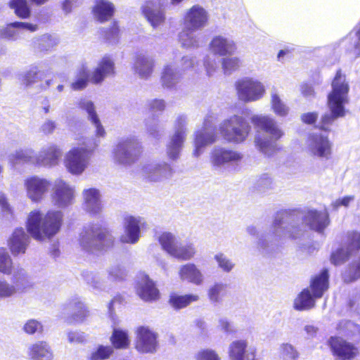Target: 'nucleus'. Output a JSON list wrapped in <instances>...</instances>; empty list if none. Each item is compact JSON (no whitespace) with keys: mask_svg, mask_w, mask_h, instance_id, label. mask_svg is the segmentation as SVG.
<instances>
[{"mask_svg":"<svg viewBox=\"0 0 360 360\" xmlns=\"http://www.w3.org/2000/svg\"><path fill=\"white\" fill-rule=\"evenodd\" d=\"M79 242L83 250L94 252L112 246L114 239L102 224L91 223L84 226L79 234Z\"/></svg>","mask_w":360,"mask_h":360,"instance_id":"nucleus-5","label":"nucleus"},{"mask_svg":"<svg viewBox=\"0 0 360 360\" xmlns=\"http://www.w3.org/2000/svg\"><path fill=\"white\" fill-rule=\"evenodd\" d=\"M196 30L184 27V30L179 34V40L183 47L195 49L204 44V36L200 33H195Z\"/></svg>","mask_w":360,"mask_h":360,"instance_id":"nucleus-37","label":"nucleus"},{"mask_svg":"<svg viewBox=\"0 0 360 360\" xmlns=\"http://www.w3.org/2000/svg\"><path fill=\"white\" fill-rule=\"evenodd\" d=\"M250 120L257 129L255 142L257 149L268 157L278 152L281 148L277 141L283 136L284 132L276 120L266 115H254Z\"/></svg>","mask_w":360,"mask_h":360,"instance_id":"nucleus-3","label":"nucleus"},{"mask_svg":"<svg viewBox=\"0 0 360 360\" xmlns=\"http://www.w3.org/2000/svg\"><path fill=\"white\" fill-rule=\"evenodd\" d=\"M114 74V63L108 56L103 57L98 63L94 71L89 74L86 65L83 64L77 70L76 79L71 83V88L75 91L84 89L89 81L94 84L101 83L105 78Z\"/></svg>","mask_w":360,"mask_h":360,"instance_id":"nucleus-6","label":"nucleus"},{"mask_svg":"<svg viewBox=\"0 0 360 360\" xmlns=\"http://www.w3.org/2000/svg\"><path fill=\"white\" fill-rule=\"evenodd\" d=\"M329 274L327 269H323L319 274L311 281L310 287L313 295L308 288L304 289L294 301V307L299 311L307 310L314 307V298H320L328 288Z\"/></svg>","mask_w":360,"mask_h":360,"instance_id":"nucleus-7","label":"nucleus"},{"mask_svg":"<svg viewBox=\"0 0 360 360\" xmlns=\"http://www.w3.org/2000/svg\"><path fill=\"white\" fill-rule=\"evenodd\" d=\"M68 316L66 322L69 324L82 323L88 315L85 304L79 297H73L65 304Z\"/></svg>","mask_w":360,"mask_h":360,"instance_id":"nucleus-24","label":"nucleus"},{"mask_svg":"<svg viewBox=\"0 0 360 360\" xmlns=\"http://www.w3.org/2000/svg\"><path fill=\"white\" fill-rule=\"evenodd\" d=\"M110 342L116 349H126L129 347L130 340L127 330L119 328H113Z\"/></svg>","mask_w":360,"mask_h":360,"instance_id":"nucleus-46","label":"nucleus"},{"mask_svg":"<svg viewBox=\"0 0 360 360\" xmlns=\"http://www.w3.org/2000/svg\"><path fill=\"white\" fill-rule=\"evenodd\" d=\"M52 198L58 207H67L73 202L74 189L63 180L57 179L54 183Z\"/></svg>","mask_w":360,"mask_h":360,"instance_id":"nucleus-25","label":"nucleus"},{"mask_svg":"<svg viewBox=\"0 0 360 360\" xmlns=\"http://www.w3.org/2000/svg\"><path fill=\"white\" fill-rule=\"evenodd\" d=\"M24 30L34 32L38 30V25L19 21L8 23L0 28V38L9 42L17 41L24 37Z\"/></svg>","mask_w":360,"mask_h":360,"instance_id":"nucleus-20","label":"nucleus"},{"mask_svg":"<svg viewBox=\"0 0 360 360\" xmlns=\"http://www.w3.org/2000/svg\"><path fill=\"white\" fill-rule=\"evenodd\" d=\"M214 259L218 266L224 272H230L234 267L235 264L224 253L219 252L214 255Z\"/></svg>","mask_w":360,"mask_h":360,"instance_id":"nucleus-56","label":"nucleus"},{"mask_svg":"<svg viewBox=\"0 0 360 360\" xmlns=\"http://www.w3.org/2000/svg\"><path fill=\"white\" fill-rule=\"evenodd\" d=\"M9 6L11 8L14 10L18 18L26 19L31 15V11L27 0H11Z\"/></svg>","mask_w":360,"mask_h":360,"instance_id":"nucleus-50","label":"nucleus"},{"mask_svg":"<svg viewBox=\"0 0 360 360\" xmlns=\"http://www.w3.org/2000/svg\"><path fill=\"white\" fill-rule=\"evenodd\" d=\"M181 280L200 285L202 283L204 276L201 271L193 263L181 266L179 271Z\"/></svg>","mask_w":360,"mask_h":360,"instance_id":"nucleus-38","label":"nucleus"},{"mask_svg":"<svg viewBox=\"0 0 360 360\" xmlns=\"http://www.w3.org/2000/svg\"><path fill=\"white\" fill-rule=\"evenodd\" d=\"M113 352L111 346L99 345L96 350L91 353L89 360H105L109 358Z\"/></svg>","mask_w":360,"mask_h":360,"instance_id":"nucleus-54","label":"nucleus"},{"mask_svg":"<svg viewBox=\"0 0 360 360\" xmlns=\"http://www.w3.org/2000/svg\"><path fill=\"white\" fill-rule=\"evenodd\" d=\"M360 278V256L359 258L353 262L342 274V278L345 282L350 283Z\"/></svg>","mask_w":360,"mask_h":360,"instance_id":"nucleus-53","label":"nucleus"},{"mask_svg":"<svg viewBox=\"0 0 360 360\" xmlns=\"http://www.w3.org/2000/svg\"><path fill=\"white\" fill-rule=\"evenodd\" d=\"M67 335L69 342L72 344H82L86 341L85 334L81 331H68Z\"/></svg>","mask_w":360,"mask_h":360,"instance_id":"nucleus-63","label":"nucleus"},{"mask_svg":"<svg viewBox=\"0 0 360 360\" xmlns=\"http://www.w3.org/2000/svg\"><path fill=\"white\" fill-rule=\"evenodd\" d=\"M181 72L176 64L169 63L165 65L161 75V82L164 87L174 88L181 80Z\"/></svg>","mask_w":360,"mask_h":360,"instance_id":"nucleus-41","label":"nucleus"},{"mask_svg":"<svg viewBox=\"0 0 360 360\" xmlns=\"http://www.w3.org/2000/svg\"><path fill=\"white\" fill-rule=\"evenodd\" d=\"M216 55L207 56L204 58V66L208 76H211L217 67V62L215 57Z\"/></svg>","mask_w":360,"mask_h":360,"instance_id":"nucleus-64","label":"nucleus"},{"mask_svg":"<svg viewBox=\"0 0 360 360\" xmlns=\"http://www.w3.org/2000/svg\"><path fill=\"white\" fill-rule=\"evenodd\" d=\"M306 152L315 159L328 160L332 155V143L321 132L311 133L306 141Z\"/></svg>","mask_w":360,"mask_h":360,"instance_id":"nucleus-11","label":"nucleus"},{"mask_svg":"<svg viewBox=\"0 0 360 360\" xmlns=\"http://www.w3.org/2000/svg\"><path fill=\"white\" fill-rule=\"evenodd\" d=\"M271 107L273 112L279 117H285L289 112L288 106L281 100L276 92H271Z\"/></svg>","mask_w":360,"mask_h":360,"instance_id":"nucleus-51","label":"nucleus"},{"mask_svg":"<svg viewBox=\"0 0 360 360\" xmlns=\"http://www.w3.org/2000/svg\"><path fill=\"white\" fill-rule=\"evenodd\" d=\"M207 20V12L202 7L195 5L186 13L184 24L186 28L198 30L205 27Z\"/></svg>","mask_w":360,"mask_h":360,"instance_id":"nucleus-27","label":"nucleus"},{"mask_svg":"<svg viewBox=\"0 0 360 360\" xmlns=\"http://www.w3.org/2000/svg\"><path fill=\"white\" fill-rule=\"evenodd\" d=\"M105 38L110 44H116L119 40V28L116 22L112 26L104 31Z\"/></svg>","mask_w":360,"mask_h":360,"instance_id":"nucleus-61","label":"nucleus"},{"mask_svg":"<svg viewBox=\"0 0 360 360\" xmlns=\"http://www.w3.org/2000/svg\"><path fill=\"white\" fill-rule=\"evenodd\" d=\"M278 356L281 360H298L300 352L292 345L286 342L279 346Z\"/></svg>","mask_w":360,"mask_h":360,"instance_id":"nucleus-52","label":"nucleus"},{"mask_svg":"<svg viewBox=\"0 0 360 360\" xmlns=\"http://www.w3.org/2000/svg\"><path fill=\"white\" fill-rule=\"evenodd\" d=\"M148 107L152 113L162 112L165 108V102L162 99H152L148 101Z\"/></svg>","mask_w":360,"mask_h":360,"instance_id":"nucleus-62","label":"nucleus"},{"mask_svg":"<svg viewBox=\"0 0 360 360\" xmlns=\"http://www.w3.org/2000/svg\"><path fill=\"white\" fill-rule=\"evenodd\" d=\"M12 267V261L6 248H0V271L4 274H10Z\"/></svg>","mask_w":360,"mask_h":360,"instance_id":"nucleus-57","label":"nucleus"},{"mask_svg":"<svg viewBox=\"0 0 360 360\" xmlns=\"http://www.w3.org/2000/svg\"><path fill=\"white\" fill-rule=\"evenodd\" d=\"M216 139V128L212 122V117H207L204 121L202 128L195 134L194 156L199 157L202 154L203 148L215 142Z\"/></svg>","mask_w":360,"mask_h":360,"instance_id":"nucleus-17","label":"nucleus"},{"mask_svg":"<svg viewBox=\"0 0 360 360\" xmlns=\"http://www.w3.org/2000/svg\"><path fill=\"white\" fill-rule=\"evenodd\" d=\"M17 292V288L5 280L0 279V299L13 296Z\"/></svg>","mask_w":360,"mask_h":360,"instance_id":"nucleus-59","label":"nucleus"},{"mask_svg":"<svg viewBox=\"0 0 360 360\" xmlns=\"http://www.w3.org/2000/svg\"><path fill=\"white\" fill-rule=\"evenodd\" d=\"M186 134V118L183 115L179 116L175 121L174 133L167 144L166 152L170 160H176L179 158Z\"/></svg>","mask_w":360,"mask_h":360,"instance_id":"nucleus-14","label":"nucleus"},{"mask_svg":"<svg viewBox=\"0 0 360 360\" xmlns=\"http://www.w3.org/2000/svg\"><path fill=\"white\" fill-rule=\"evenodd\" d=\"M157 345V335L153 331L145 326L138 328L136 348L139 352L153 353Z\"/></svg>","mask_w":360,"mask_h":360,"instance_id":"nucleus-26","label":"nucleus"},{"mask_svg":"<svg viewBox=\"0 0 360 360\" xmlns=\"http://www.w3.org/2000/svg\"><path fill=\"white\" fill-rule=\"evenodd\" d=\"M63 221L60 211H49L43 214L38 210L30 212L27 218V231L37 240L51 238L60 230Z\"/></svg>","mask_w":360,"mask_h":360,"instance_id":"nucleus-4","label":"nucleus"},{"mask_svg":"<svg viewBox=\"0 0 360 360\" xmlns=\"http://www.w3.org/2000/svg\"><path fill=\"white\" fill-rule=\"evenodd\" d=\"M142 153L141 143L135 136L122 139L113 149V159L118 165H131L136 162Z\"/></svg>","mask_w":360,"mask_h":360,"instance_id":"nucleus-10","label":"nucleus"},{"mask_svg":"<svg viewBox=\"0 0 360 360\" xmlns=\"http://www.w3.org/2000/svg\"><path fill=\"white\" fill-rule=\"evenodd\" d=\"M136 288L137 294L144 301H153L158 297L155 283L144 274H140L138 276Z\"/></svg>","mask_w":360,"mask_h":360,"instance_id":"nucleus-32","label":"nucleus"},{"mask_svg":"<svg viewBox=\"0 0 360 360\" xmlns=\"http://www.w3.org/2000/svg\"><path fill=\"white\" fill-rule=\"evenodd\" d=\"M229 354L231 360H255L256 349L245 340H237L229 345Z\"/></svg>","mask_w":360,"mask_h":360,"instance_id":"nucleus-28","label":"nucleus"},{"mask_svg":"<svg viewBox=\"0 0 360 360\" xmlns=\"http://www.w3.org/2000/svg\"><path fill=\"white\" fill-rule=\"evenodd\" d=\"M78 106L80 109L86 111L88 114L89 120L96 128V138H103L105 135V131L95 110L94 103L87 98H81L78 103Z\"/></svg>","mask_w":360,"mask_h":360,"instance_id":"nucleus-33","label":"nucleus"},{"mask_svg":"<svg viewBox=\"0 0 360 360\" xmlns=\"http://www.w3.org/2000/svg\"><path fill=\"white\" fill-rule=\"evenodd\" d=\"M158 241L162 248L167 254L172 255L175 249L179 240L170 232H162L158 236Z\"/></svg>","mask_w":360,"mask_h":360,"instance_id":"nucleus-48","label":"nucleus"},{"mask_svg":"<svg viewBox=\"0 0 360 360\" xmlns=\"http://www.w3.org/2000/svg\"><path fill=\"white\" fill-rule=\"evenodd\" d=\"M59 43V39L55 34H44L34 37L31 42L32 48L39 52L48 53Z\"/></svg>","mask_w":360,"mask_h":360,"instance_id":"nucleus-40","label":"nucleus"},{"mask_svg":"<svg viewBox=\"0 0 360 360\" xmlns=\"http://www.w3.org/2000/svg\"><path fill=\"white\" fill-rule=\"evenodd\" d=\"M99 143L100 141L96 139L92 146L75 148L69 151L65 159L68 171L74 174H82L89 164L92 151Z\"/></svg>","mask_w":360,"mask_h":360,"instance_id":"nucleus-12","label":"nucleus"},{"mask_svg":"<svg viewBox=\"0 0 360 360\" xmlns=\"http://www.w3.org/2000/svg\"><path fill=\"white\" fill-rule=\"evenodd\" d=\"M195 254V248L191 243L179 241L170 256L182 261L189 260Z\"/></svg>","mask_w":360,"mask_h":360,"instance_id":"nucleus-45","label":"nucleus"},{"mask_svg":"<svg viewBox=\"0 0 360 360\" xmlns=\"http://www.w3.org/2000/svg\"><path fill=\"white\" fill-rule=\"evenodd\" d=\"M331 91L327 97L329 112L322 115L320 128L329 131V127L338 118L345 115V105L349 103V84L346 75L338 70L331 82Z\"/></svg>","mask_w":360,"mask_h":360,"instance_id":"nucleus-2","label":"nucleus"},{"mask_svg":"<svg viewBox=\"0 0 360 360\" xmlns=\"http://www.w3.org/2000/svg\"><path fill=\"white\" fill-rule=\"evenodd\" d=\"M332 354L340 360H352L359 354L358 348L340 337L333 336L328 340Z\"/></svg>","mask_w":360,"mask_h":360,"instance_id":"nucleus-19","label":"nucleus"},{"mask_svg":"<svg viewBox=\"0 0 360 360\" xmlns=\"http://www.w3.org/2000/svg\"><path fill=\"white\" fill-rule=\"evenodd\" d=\"M360 249V233L348 232L345 246L338 249L332 253L330 260L334 265H340L345 262L349 256Z\"/></svg>","mask_w":360,"mask_h":360,"instance_id":"nucleus-18","label":"nucleus"},{"mask_svg":"<svg viewBox=\"0 0 360 360\" xmlns=\"http://www.w3.org/2000/svg\"><path fill=\"white\" fill-rule=\"evenodd\" d=\"M114 11V5L108 0H96L93 8L95 18L100 22L108 20L112 16Z\"/></svg>","mask_w":360,"mask_h":360,"instance_id":"nucleus-43","label":"nucleus"},{"mask_svg":"<svg viewBox=\"0 0 360 360\" xmlns=\"http://www.w3.org/2000/svg\"><path fill=\"white\" fill-rule=\"evenodd\" d=\"M27 196L34 202L39 201L51 186L50 182L38 176H32L25 181Z\"/></svg>","mask_w":360,"mask_h":360,"instance_id":"nucleus-29","label":"nucleus"},{"mask_svg":"<svg viewBox=\"0 0 360 360\" xmlns=\"http://www.w3.org/2000/svg\"><path fill=\"white\" fill-rule=\"evenodd\" d=\"M198 298V295L193 294L184 295L172 294L170 295L169 302L173 308L180 309L186 307L191 302L197 301Z\"/></svg>","mask_w":360,"mask_h":360,"instance_id":"nucleus-47","label":"nucleus"},{"mask_svg":"<svg viewBox=\"0 0 360 360\" xmlns=\"http://www.w3.org/2000/svg\"><path fill=\"white\" fill-rule=\"evenodd\" d=\"M226 293V285L222 283H216L208 290V297L213 304L219 303Z\"/></svg>","mask_w":360,"mask_h":360,"instance_id":"nucleus-49","label":"nucleus"},{"mask_svg":"<svg viewBox=\"0 0 360 360\" xmlns=\"http://www.w3.org/2000/svg\"><path fill=\"white\" fill-rule=\"evenodd\" d=\"M330 223L328 214L315 210L302 212L297 210L281 211L276 214L273 223V233L262 237L258 246L264 254H271L287 239L302 236L306 227L322 233Z\"/></svg>","mask_w":360,"mask_h":360,"instance_id":"nucleus-1","label":"nucleus"},{"mask_svg":"<svg viewBox=\"0 0 360 360\" xmlns=\"http://www.w3.org/2000/svg\"><path fill=\"white\" fill-rule=\"evenodd\" d=\"M240 63V60L238 57L224 58L221 60L222 68L226 75H230L236 71Z\"/></svg>","mask_w":360,"mask_h":360,"instance_id":"nucleus-55","label":"nucleus"},{"mask_svg":"<svg viewBox=\"0 0 360 360\" xmlns=\"http://www.w3.org/2000/svg\"><path fill=\"white\" fill-rule=\"evenodd\" d=\"M236 89L239 100L245 103L260 100L264 95V85L252 77H243L236 82Z\"/></svg>","mask_w":360,"mask_h":360,"instance_id":"nucleus-13","label":"nucleus"},{"mask_svg":"<svg viewBox=\"0 0 360 360\" xmlns=\"http://www.w3.org/2000/svg\"><path fill=\"white\" fill-rule=\"evenodd\" d=\"M82 195L84 210L92 217L100 216L103 210L100 191L95 188H90L84 189Z\"/></svg>","mask_w":360,"mask_h":360,"instance_id":"nucleus-23","label":"nucleus"},{"mask_svg":"<svg viewBox=\"0 0 360 360\" xmlns=\"http://www.w3.org/2000/svg\"><path fill=\"white\" fill-rule=\"evenodd\" d=\"M42 324L35 319L28 320L23 326V330L29 335H32L37 332L40 333L42 331Z\"/></svg>","mask_w":360,"mask_h":360,"instance_id":"nucleus-60","label":"nucleus"},{"mask_svg":"<svg viewBox=\"0 0 360 360\" xmlns=\"http://www.w3.org/2000/svg\"><path fill=\"white\" fill-rule=\"evenodd\" d=\"M8 160L13 167L23 163L37 165V154L31 148L20 149L10 155Z\"/></svg>","mask_w":360,"mask_h":360,"instance_id":"nucleus-42","label":"nucleus"},{"mask_svg":"<svg viewBox=\"0 0 360 360\" xmlns=\"http://www.w3.org/2000/svg\"><path fill=\"white\" fill-rule=\"evenodd\" d=\"M146 219L140 216L127 215L124 218V233L120 237L122 243L134 245L141 238V231L146 228Z\"/></svg>","mask_w":360,"mask_h":360,"instance_id":"nucleus-15","label":"nucleus"},{"mask_svg":"<svg viewBox=\"0 0 360 360\" xmlns=\"http://www.w3.org/2000/svg\"><path fill=\"white\" fill-rule=\"evenodd\" d=\"M27 355L30 360H51L53 356L50 345L45 341H37L30 345Z\"/></svg>","mask_w":360,"mask_h":360,"instance_id":"nucleus-35","label":"nucleus"},{"mask_svg":"<svg viewBox=\"0 0 360 360\" xmlns=\"http://www.w3.org/2000/svg\"><path fill=\"white\" fill-rule=\"evenodd\" d=\"M143 176L151 182H161L169 179L173 174L172 166L165 162H151L142 168Z\"/></svg>","mask_w":360,"mask_h":360,"instance_id":"nucleus-21","label":"nucleus"},{"mask_svg":"<svg viewBox=\"0 0 360 360\" xmlns=\"http://www.w3.org/2000/svg\"><path fill=\"white\" fill-rule=\"evenodd\" d=\"M209 48L214 55L220 56L233 55L237 49L235 42L231 39L222 35L214 37L209 44Z\"/></svg>","mask_w":360,"mask_h":360,"instance_id":"nucleus-31","label":"nucleus"},{"mask_svg":"<svg viewBox=\"0 0 360 360\" xmlns=\"http://www.w3.org/2000/svg\"><path fill=\"white\" fill-rule=\"evenodd\" d=\"M342 44L347 46V51L353 53L356 57L360 56V23L349 35L342 40Z\"/></svg>","mask_w":360,"mask_h":360,"instance_id":"nucleus-44","label":"nucleus"},{"mask_svg":"<svg viewBox=\"0 0 360 360\" xmlns=\"http://www.w3.org/2000/svg\"><path fill=\"white\" fill-rule=\"evenodd\" d=\"M242 155L232 149L224 147H214L210 153V162L217 169L235 164L240 161Z\"/></svg>","mask_w":360,"mask_h":360,"instance_id":"nucleus-22","label":"nucleus"},{"mask_svg":"<svg viewBox=\"0 0 360 360\" xmlns=\"http://www.w3.org/2000/svg\"><path fill=\"white\" fill-rule=\"evenodd\" d=\"M44 71L38 65H32L20 75L21 82L27 89H35L37 92L46 91L52 84V79L43 82Z\"/></svg>","mask_w":360,"mask_h":360,"instance_id":"nucleus-16","label":"nucleus"},{"mask_svg":"<svg viewBox=\"0 0 360 360\" xmlns=\"http://www.w3.org/2000/svg\"><path fill=\"white\" fill-rule=\"evenodd\" d=\"M219 131L228 142L240 143L248 138L251 131V126L245 118L234 115L220 124Z\"/></svg>","mask_w":360,"mask_h":360,"instance_id":"nucleus-8","label":"nucleus"},{"mask_svg":"<svg viewBox=\"0 0 360 360\" xmlns=\"http://www.w3.org/2000/svg\"><path fill=\"white\" fill-rule=\"evenodd\" d=\"M61 156L60 150L54 145L44 147L37 155V165L51 167L58 163Z\"/></svg>","mask_w":360,"mask_h":360,"instance_id":"nucleus-34","label":"nucleus"},{"mask_svg":"<svg viewBox=\"0 0 360 360\" xmlns=\"http://www.w3.org/2000/svg\"><path fill=\"white\" fill-rule=\"evenodd\" d=\"M30 242V238L22 228L16 229L9 240L11 251L13 255L24 253Z\"/></svg>","mask_w":360,"mask_h":360,"instance_id":"nucleus-39","label":"nucleus"},{"mask_svg":"<svg viewBox=\"0 0 360 360\" xmlns=\"http://www.w3.org/2000/svg\"><path fill=\"white\" fill-rule=\"evenodd\" d=\"M256 188L258 191L266 193L274 188V183L268 174H263L257 181Z\"/></svg>","mask_w":360,"mask_h":360,"instance_id":"nucleus-58","label":"nucleus"},{"mask_svg":"<svg viewBox=\"0 0 360 360\" xmlns=\"http://www.w3.org/2000/svg\"><path fill=\"white\" fill-rule=\"evenodd\" d=\"M154 65L155 61L151 56L140 53L136 57L134 69L141 78L148 79L153 73Z\"/></svg>","mask_w":360,"mask_h":360,"instance_id":"nucleus-36","label":"nucleus"},{"mask_svg":"<svg viewBox=\"0 0 360 360\" xmlns=\"http://www.w3.org/2000/svg\"><path fill=\"white\" fill-rule=\"evenodd\" d=\"M108 276L103 279L98 273L83 271L82 277L84 281L96 291H108L112 287V283L121 281L126 276L125 269L119 264L111 265L108 270Z\"/></svg>","mask_w":360,"mask_h":360,"instance_id":"nucleus-9","label":"nucleus"},{"mask_svg":"<svg viewBox=\"0 0 360 360\" xmlns=\"http://www.w3.org/2000/svg\"><path fill=\"white\" fill-rule=\"evenodd\" d=\"M142 13L154 28L165 20V13L160 2L148 1L142 6Z\"/></svg>","mask_w":360,"mask_h":360,"instance_id":"nucleus-30","label":"nucleus"}]
</instances>
